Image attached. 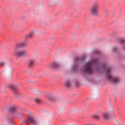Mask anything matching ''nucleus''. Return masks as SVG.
<instances>
[{
  "label": "nucleus",
  "instance_id": "obj_21",
  "mask_svg": "<svg viewBox=\"0 0 125 125\" xmlns=\"http://www.w3.org/2000/svg\"><path fill=\"white\" fill-rule=\"evenodd\" d=\"M58 0H56L55 1H52V3H56L57 2Z\"/></svg>",
  "mask_w": 125,
  "mask_h": 125
},
{
  "label": "nucleus",
  "instance_id": "obj_12",
  "mask_svg": "<svg viewBox=\"0 0 125 125\" xmlns=\"http://www.w3.org/2000/svg\"><path fill=\"white\" fill-rule=\"evenodd\" d=\"M16 110V108L14 106H12L10 108V111L11 112V113H14Z\"/></svg>",
  "mask_w": 125,
  "mask_h": 125
},
{
  "label": "nucleus",
  "instance_id": "obj_10",
  "mask_svg": "<svg viewBox=\"0 0 125 125\" xmlns=\"http://www.w3.org/2000/svg\"><path fill=\"white\" fill-rule=\"evenodd\" d=\"M48 98L50 101H53L55 100V97L54 96L51 95H49L48 96Z\"/></svg>",
  "mask_w": 125,
  "mask_h": 125
},
{
  "label": "nucleus",
  "instance_id": "obj_9",
  "mask_svg": "<svg viewBox=\"0 0 125 125\" xmlns=\"http://www.w3.org/2000/svg\"><path fill=\"white\" fill-rule=\"evenodd\" d=\"M34 36V32H31L25 36L26 39H32Z\"/></svg>",
  "mask_w": 125,
  "mask_h": 125
},
{
  "label": "nucleus",
  "instance_id": "obj_26",
  "mask_svg": "<svg viewBox=\"0 0 125 125\" xmlns=\"http://www.w3.org/2000/svg\"><path fill=\"white\" fill-rule=\"evenodd\" d=\"M11 123H13V121H11Z\"/></svg>",
  "mask_w": 125,
  "mask_h": 125
},
{
  "label": "nucleus",
  "instance_id": "obj_14",
  "mask_svg": "<svg viewBox=\"0 0 125 125\" xmlns=\"http://www.w3.org/2000/svg\"><path fill=\"white\" fill-rule=\"evenodd\" d=\"M92 117L94 118V119H96L97 120L100 119V117L99 116L96 115V114H93L92 115Z\"/></svg>",
  "mask_w": 125,
  "mask_h": 125
},
{
  "label": "nucleus",
  "instance_id": "obj_13",
  "mask_svg": "<svg viewBox=\"0 0 125 125\" xmlns=\"http://www.w3.org/2000/svg\"><path fill=\"white\" fill-rule=\"evenodd\" d=\"M79 69V64H75L73 66V70L74 71H77Z\"/></svg>",
  "mask_w": 125,
  "mask_h": 125
},
{
  "label": "nucleus",
  "instance_id": "obj_4",
  "mask_svg": "<svg viewBox=\"0 0 125 125\" xmlns=\"http://www.w3.org/2000/svg\"><path fill=\"white\" fill-rule=\"evenodd\" d=\"M10 88L12 89L16 97H19V96H20V95L21 94V91H20V90H19L18 89H17L16 86L14 85H10Z\"/></svg>",
  "mask_w": 125,
  "mask_h": 125
},
{
  "label": "nucleus",
  "instance_id": "obj_3",
  "mask_svg": "<svg viewBox=\"0 0 125 125\" xmlns=\"http://www.w3.org/2000/svg\"><path fill=\"white\" fill-rule=\"evenodd\" d=\"M98 7H99L98 3H95L90 9V14H92V15H98Z\"/></svg>",
  "mask_w": 125,
  "mask_h": 125
},
{
  "label": "nucleus",
  "instance_id": "obj_20",
  "mask_svg": "<svg viewBox=\"0 0 125 125\" xmlns=\"http://www.w3.org/2000/svg\"><path fill=\"white\" fill-rule=\"evenodd\" d=\"M95 53H96L97 54H99V53H100V51H99L98 50H96L95 51Z\"/></svg>",
  "mask_w": 125,
  "mask_h": 125
},
{
  "label": "nucleus",
  "instance_id": "obj_8",
  "mask_svg": "<svg viewBox=\"0 0 125 125\" xmlns=\"http://www.w3.org/2000/svg\"><path fill=\"white\" fill-rule=\"evenodd\" d=\"M102 116L104 119H105V120H108L109 118V113L104 112Z\"/></svg>",
  "mask_w": 125,
  "mask_h": 125
},
{
  "label": "nucleus",
  "instance_id": "obj_18",
  "mask_svg": "<svg viewBox=\"0 0 125 125\" xmlns=\"http://www.w3.org/2000/svg\"><path fill=\"white\" fill-rule=\"evenodd\" d=\"M5 65V62H0V66L2 67V66H4Z\"/></svg>",
  "mask_w": 125,
  "mask_h": 125
},
{
  "label": "nucleus",
  "instance_id": "obj_16",
  "mask_svg": "<svg viewBox=\"0 0 125 125\" xmlns=\"http://www.w3.org/2000/svg\"><path fill=\"white\" fill-rule=\"evenodd\" d=\"M34 102H36V103H41L42 100H41V99H34Z\"/></svg>",
  "mask_w": 125,
  "mask_h": 125
},
{
  "label": "nucleus",
  "instance_id": "obj_6",
  "mask_svg": "<svg viewBox=\"0 0 125 125\" xmlns=\"http://www.w3.org/2000/svg\"><path fill=\"white\" fill-rule=\"evenodd\" d=\"M51 68H55V69H59L61 67V65L58 62H54L51 65Z\"/></svg>",
  "mask_w": 125,
  "mask_h": 125
},
{
  "label": "nucleus",
  "instance_id": "obj_23",
  "mask_svg": "<svg viewBox=\"0 0 125 125\" xmlns=\"http://www.w3.org/2000/svg\"><path fill=\"white\" fill-rule=\"evenodd\" d=\"M19 116H20L21 115H23V113H19Z\"/></svg>",
  "mask_w": 125,
  "mask_h": 125
},
{
  "label": "nucleus",
  "instance_id": "obj_5",
  "mask_svg": "<svg viewBox=\"0 0 125 125\" xmlns=\"http://www.w3.org/2000/svg\"><path fill=\"white\" fill-rule=\"evenodd\" d=\"M28 122L31 123L33 125H40V121L38 120H36L33 118V117H31L28 116L26 118V121H25L26 124L28 125Z\"/></svg>",
  "mask_w": 125,
  "mask_h": 125
},
{
  "label": "nucleus",
  "instance_id": "obj_15",
  "mask_svg": "<svg viewBox=\"0 0 125 125\" xmlns=\"http://www.w3.org/2000/svg\"><path fill=\"white\" fill-rule=\"evenodd\" d=\"M13 71V69H12V68H11V67H10L7 69V72L8 73H10V74H12Z\"/></svg>",
  "mask_w": 125,
  "mask_h": 125
},
{
  "label": "nucleus",
  "instance_id": "obj_19",
  "mask_svg": "<svg viewBox=\"0 0 125 125\" xmlns=\"http://www.w3.org/2000/svg\"><path fill=\"white\" fill-rule=\"evenodd\" d=\"M118 49V47H114L112 49V51H117Z\"/></svg>",
  "mask_w": 125,
  "mask_h": 125
},
{
  "label": "nucleus",
  "instance_id": "obj_2",
  "mask_svg": "<svg viewBox=\"0 0 125 125\" xmlns=\"http://www.w3.org/2000/svg\"><path fill=\"white\" fill-rule=\"evenodd\" d=\"M26 45H27L26 42H24L17 44L15 46L14 50L13 52V54L15 55V56H17V57H20L21 56H22V57H26L28 56L29 54L26 50L20 49L21 47H24L26 46Z\"/></svg>",
  "mask_w": 125,
  "mask_h": 125
},
{
  "label": "nucleus",
  "instance_id": "obj_11",
  "mask_svg": "<svg viewBox=\"0 0 125 125\" xmlns=\"http://www.w3.org/2000/svg\"><path fill=\"white\" fill-rule=\"evenodd\" d=\"M35 62V60H30L29 62V66L32 67L34 65V62Z\"/></svg>",
  "mask_w": 125,
  "mask_h": 125
},
{
  "label": "nucleus",
  "instance_id": "obj_7",
  "mask_svg": "<svg viewBox=\"0 0 125 125\" xmlns=\"http://www.w3.org/2000/svg\"><path fill=\"white\" fill-rule=\"evenodd\" d=\"M119 42H120V43H122V44H123L122 48L123 50H125V39L124 38H121L119 40Z\"/></svg>",
  "mask_w": 125,
  "mask_h": 125
},
{
  "label": "nucleus",
  "instance_id": "obj_17",
  "mask_svg": "<svg viewBox=\"0 0 125 125\" xmlns=\"http://www.w3.org/2000/svg\"><path fill=\"white\" fill-rule=\"evenodd\" d=\"M65 84L68 87L70 86L71 83L68 80H66V82H65Z\"/></svg>",
  "mask_w": 125,
  "mask_h": 125
},
{
  "label": "nucleus",
  "instance_id": "obj_22",
  "mask_svg": "<svg viewBox=\"0 0 125 125\" xmlns=\"http://www.w3.org/2000/svg\"><path fill=\"white\" fill-rule=\"evenodd\" d=\"M21 19L22 20H23V19H25V17H23V16L21 17Z\"/></svg>",
  "mask_w": 125,
  "mask_h": 125
},
{
  "label": "nucleus",
  "instance_id": "obj_25",
  "mask_svg": "<svg viewBox=\"0 0 125 125\" xmlns=\"http://www.w3.org/2000/svg\"><path fill=\"white\" fill-rule=\"evenodd\" d=\"M98 113H100V111H98Z\"/></svg>",
  "mask_w": 125,
  "mask_h": 125
},
{
  "label": "nucleus",
  "instance_id": "obj_1",
  "mask_svg": "<svg viewBox=\"0 0 125 125\" xmlns=\"http://www.w3.org/2000/svg\"><path fill=\"white\" fill-rule=\"evenodd\" d=\"M95 66H96L97 68H98L99 69L101 68V70L105 71L107 75V79L110 83H119L120 82L119 78L113 76L112 74L110 73L111 67H107L106 66L101 67L100 66H99L97 65V60L96 59L90 60L84 64V72L87 74H92L94 70V67H95Z\"/></svg>",
  "mask_w": 125,
  "mask_h": 125
},
{
  "label": "nucleus",
  "instance_id": "obj_24",
  "mask_svg": "<svg viewBox=\"0 0 125 125\" xmlns=\"http://www.w3.org/2000/svg\"><path fill=\"white\" fill-rule=\"evenodd\" d=\"M7 86H8L7 85H5V88H7Z\"/></svg>",
  "mask_w": 125,
  "mask_h": 125
}]
</instances>
